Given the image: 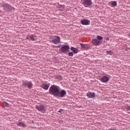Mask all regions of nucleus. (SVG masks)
Here are the masks:
<instances>
[{
	"instance_id": "obj_25",
	"label": "nucleus",
	"mask_w": 130,
	"mask_h": 130,
	"mask_svg": "<svg viewBox=\"0 0 130 130\" xmlns=\"http://www.w3.org/2000/svg\"><path fill=\"white\" fill-rule=\"evenodd\" d=\"M129 49H130V48L127 47H126L125 48V51H128V50H129Z\"/></svg>"
},
{
	"instance_id": "obj_24",
	"label": "nucleus",
	"mask_w": 130,
	"mask_h": 130,
	"mask_svg": "<svg viewBox=\"0 0 130 130\" xmlns=\"http://www.w3.org/2000/svg\"><path fill=\"white\" fill-rule=\"evenodd\" d=\"M56 79H59V80H62V77L60 75H57L56 76Z\"/></svg>"
},
{
	"instance_id": "obj_11",
	"label": "nucleus",
	"mask_w": 130,
	"mask_h": 130,
	"mask_svg": "<svg viewBox=\"0 0 130 130\" xmlns=\"http://www.w3.org/2000/svg\"><path fill=\"white\" fill-rule=\"evenodd\" d=\"M80 23L82 24V25H89V24H90V20L87 19H82L81 20Z\"/></svg>"
},
{
	"instance_id": "obj_10",
	"label": "nucleus",
	"mask_w": 130,
	"mask_h": 130,
	"mask_svg": "<svg viewBox=\"0 0 130 130\" xmlns=\"http://www.w3.org/2000/svg\"><path fill=\"white\" fill-rule=\"evenodd\" d=\"M87 97L88 98H95V92H91L90 91H88L86 94Z\"/></svg>"
},
{
	"instance_id": "obj_12",
	"label": "nucleus",
	"mask_w": 130,
	"mask_h": 130,
	"mask_svg": "<svg viewBox=\"0 0 130 130\" xmlns=\"http://www.w3.org/2000/svg\"><path fill=\"white\" fill-rule=\"evenodd\" d=\"M80 45L81 48H83L84 49H86V50L90 49V46L88 44L80 43Z\"/></svg>"
},
{
	"instance_id": "obj_9",
	"label": "nucleus",
	"mask_w": 130,
	"mask_h": 130,
	"mask_svg": "<svg viewBox=\"0 0 130 130\" xmlns=\"http://www.w3.org/2000/svg\"><path fill=\"white\" fill-rule=\"evenodd\" d=\"M92 43L94 46H97L98 45H100V41H99L97 39H93Z\"/></svg>"
},
{
	"instance_id": "obj_16",
	"label": "nucleus",
	"mask_w": 130,
	"mask_h": 130,
	"mask_svg": "<svg viewBox=\"0 0 130 130\" xmlns=\"http://www.w3.org/2000/svg\"><path fill=\"white\" fill-rule=\"evenodd\" d=\"M108 5H111V7H112V8H114V7H116V6H117V2L116 1H111L108 2Z\"/></svg>"
},
{
	"instance_id": "obj_22",
	"label": "nucleus",
	"mask_w": 130,
	"mask_h": 130,
	"mask_svg": "<svg viewBox=\"0 0 130 130\" xmlns=\"http://www.w3.org/2000/svg\"><path fill=\"white\" fill-rule=\"evenodd\" d=\"M74 53L73 52H70L68 53V56L70 57L74 56Z\"/></svg>"
},
{
	"instance_id": "obj_1",
	"label": "nucleus",
	"mask_w": 130,
	"mask_h": 130,
	"mask_svg": "<svg viewBox=\"0 0 130 130\" xmlns=\"http://www.w3.org/2000/svg\"><path fill=\"white\" fill-rule=\"evenodd\" d=\"M59 92V87L57 85H52L49 89V93L54 97H57Z\"/></svg>"
},
{
	"instance_id": "obj_8",
	"label": "nucleus",
	"mask_w": 130,
	"mask_h": 130,
	"mask_svg": "<svg viewBox=\"0 0 130 130\" xmlns=\"http://www.w3.org/2000/svg\"><path fill=\"white\" fill-rule=\"evenodd\" d=\"M66 95H67V91L65 90L62 89L61 91L60 90H59L57 97H60L61 98H63V97L66 96Z\"/></svg>"
},
{
	"instance_id": "obj_18",
	"label": "nucleus",
	"mask_w": 130,
	"mask_h": 130,
	"mask_svg": "<svg viewBox=\"0 0 130 130\" xmlns=\"http://www.w3.org/2000/svg\"><path fill=\"white\" fill-rule=\"evenodd\" d=\"M42 86V88H43L44 90H48V88H49V85H48L47 84L43 83Z\"/></svg>"
},
{
	"instance_id": "obj_14",
	"label": "nucleus",
	"mask_w": 130,
	"mask_h": 130,
	"mask_svg": "<svg viewBox=\"0 0 130 130\" xmlns=\"http://www.w3.org/2000/svg\"><path fill=\"white\" fill-rule=\"evenodd\" d=\"M101 81L103 83H107L109 81V78L107 76H104L101 78Z\"/></svg>"
},
{
	"instance_id": "obj_3",
	"label": "nucleus",
	"mask_w": 130,
	"mask_h": 130,
	"mask_svg": "<svg viewBox=\"0 0 130 130\" xmlns=\"http://www.w3.org/2000/svg\"><path fill=\"white\" fill-rule=\"evenodd\" d=\"M22 87H27L28 89H32V87H33V84L31 82H29L27 80H23L22 81Z\"/></svg>"
},
{
	"instance_id": "obj_26",
	"label": "nucleus",
	"mask_w": 130,
	"mask_h": 130,
	"mask_svg": "<svg viewBox=\"0 0 130 130\" xmlns=\"http://www.w3.org/2000/svg\"><path fill=\"white\" fill-rule=\"evenodd\" d=\"M126 109L127 110L129 111V110H130V106H126Z\"/></svg>"
},
{
	"instance_id": "obj_20",
	"label": "nucleus",
	"mask_w": 130,
	"mask_h": 130,
	"mask_svg": "<svg viewBox=\"0 0 130 130\" xmlns=\"http://www.w3.org/2000/svg\"><path fill=\"white\" fill-rule=\"evenodd\" d=\"M107 54H109V55H112L113 54V52L112 51H106Z\"/></svg>"
},
{
	"instance_id": "obj_21",
	"label": "nucleus",
	"mask_w": 130,
	"mask_h": 130,
	"mask_svg": "<svg viewBox=\"0 0 130 130\" xmlns=\"http://www.w3.org/2000/svg\"><path fill=\"white\" fill-rule=\"evenodd\" d=\"M57 8L58 9H60V8H61L62 9H64V5H61L58 4L57 6Z\"/></svg>"
},
{
	"instance_id": "obj_17",
	"label": "nucleus",
	"mask_w": 130,
	"mask_h": 130,
	"mask_svg": "<svg viewBox=\"0 0 130 130\" xmlns=\"http://www.w3.org/2000/svg\"><path fill=\"white\" fill-rule=\"evenodd\" d=\"M18 126H21L22 127H27V125L22 122H19L17 124Z\"/></svg>"
},
{
	"instance_id": "obj_19",
	"label": "nucleus",
	"mask_w": 130,
	"mask_h": 130,
	"mask_svg": "<svg viewBox=\"0 0 130 130\" xmlns=\"http://www.w3.org/2000/svg\"><path fill=\"white\" fill-rule=\"evenodd\" d=\"M97 40L99 41H101V40H103V37L101 36H97Z\"/></svg>"
},
{
	"instance_id": "obj_2",
	"label": "nucleus",
	"mask_w": 130,
	"mask_h": 130,
	"mask_svg": "<svg viewBox=\"0 0 130 130\" xmlns=\"http://www.w3.org/2000/svg\"><path fill=\"white\" fill-rule=\"evenodd\" d=\"M60 52L66 54L67 52L70 51V46L67 45H63L59 49Z\"/></svg>"
},
{
	"instance_id": "obj_23",
	"label": "nucleus",
	"mask_w": 130,
	"mask_h": 130,
	"mask_svg": "<svg viewBox=\"0 0 130 130\" xmlns=\"http://www.w3.org/2000/svg\"><path fill=\"white\" fill-rule=\"evenodd\" d=\"M3 105L6 106V107H9V104L6 102L3 103Z\"/></svg>"
},
{
	"instance_id": "obj_6",
	"label": "nucleus",
	"mask_w": 130,
	"mask_h": 130,
	"mask_svg": "<svg viewBox=\"0 0 130 130\" xmlns=\"http://www.w3.org/2000/svg\"><path fill=\"white\" fill-rule=\"evenodd\" d=\"M92 4L91 0H83L82 2V5L85 7V8H88V7L92 6Z\"/></svg>"
},
{
	"instance_id": "obj_27",
	"label": "nucleus",
	"mask_w": 130,
	"mask_h": 130,
	"mask_svg": "<svg viewBox=\"0 0 130 130\" xmlns=\"http://www.w3.org/2000/svg\"><path fill=\"white\" fill-rule=\"evenodd\" d=\"M27 40L30 41V35H29L27 37H26Z\"/></svg>"
},
{
	"instance_id": "obj_4",
	"label": "nucleus",
	"mask_w": 130,
	"mask_h": 130,
	"mask_svg": "<svg viewBox=\"0 0 130 130\" xmlns=\"http://www.w3.org/2000/svg\"><path fill=\"white\" fill-rule=\"evenodd\" d=\"M36 109H37L38 111H40L41 112H42V113H45V111L46 110L45 109V107L44 106V105H42V104L36 106Z\"/></svg>"
},
{
	"instance_id": "obj_13",
	"label": "nucleus",
	"mask_w": 130,
	"mask_h": 130,
	"mask_svg": "<svg viewBox=\"0 0 130 130\" xmlns=\"http://www.w3.org/2000/svg\"><path fill=\"white\" fill-rule=\"evenodd\" d=\"M37 40V37L35 35H29V41H36Z\"/></svg>"
},
{
	"instance_id": "obj_29",
	"label": "nucleus",
	"mask_w": 130,
	"mask_h": 130,
	"mask_svg": "<svg viewBox=\"0 0 130 130\" xmlns=\"http://www.w3.org/2000/svg\"><path fill=\"white\" fill-rule=\"evenodd\" d=\"M61 46V44H60L57 46L58 48H60V47Z\"/></svg>"
},
{
	"instance_id": "obj_15",
	"label": "nucleus",
	"mask_w": 130,
	"mask_h": 130,
	"mask_svg": "<svg viewBox=\"0 0 130 130\" xmlns=\"http://www.w3.org/2000/svg\"><path fill=\"white\" fill-rule=\"evenodd\" d=\"M70 50H71V51H72V52L74 53V54H76V53H78L79 52V49L74 47H71L70 48Z\"/></svg>"
},
{
	"instance_id": "obj_7",
	"label": "nucleus",
	"mask_w": 130,
	"mask_h": 130,
	"mask_svg": "<svg viewBox=\"0 0 130 130\" xmlns=\"http://www.w3.org/2000/svg\"><path fill=\"white\" fill-rule=\"evenodd\" d=\"M4 10L5 11H12L13 10H15V8L12 7L10 5L8 4H5L3 5Z\"/></svg>"
},
{
	"instance_id": "obj_28",
	"label": "nucleus",
	"mask_w": 130,
	"mask_h": 130,
	"mask_svg": "<svg viewBox=\"0 0 130 130\" xmlns=\"http://www.w3.org/2000/svg\"><path fill=\"white\" fill-rule=\"evenodd\" d=\"M62 109H60L58 111V112H59L60 113H61V111H62Z\"/></svg>"
},
{
	"instance_id": "obj_5",
	"label": "nucleus",
	"mask_w": 130,
	"mask_h": 130,
	"mask_svg": "<svg viewBox=\"0 0 130 130\" xmlns=\"http://www.w3.org/2000/svg\"><path fill=\"white\" fill-rule=\"evenodd\" d=\"M51 39H52V42L54 44H58V43H61V42H60V37H59L57 36L52 37L51 38Z\"/></svg>"
},
{
	"instance_id": "obj_30",
	"label": "nucleus",
	"mask_w": 130,
	"mask_h": 130,
	"mask_svg": "<svg viewBox=\"0 0 130 130\" xmlns=\"http://www.w3.org/2000/svg\"><path fill=\"white\" fill-rule=\"evenodd\" d=\"M106 40H109V38H106Z\"/></svg>"
}]
</instances>
